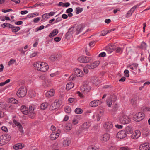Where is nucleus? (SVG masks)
<instances>
[{
  "mask_svg": "<svg viewBox=\"0 0 150 150\" xmlns=\"http://www.w3.org/2000/svg\"><path fill=\"white\" fill-rule=\"evenodd\" d=\"M35 68L40 71L45 72L47 71L49 68L47 64L44 62H37L34 64Z\"/></svg>",
  "mask_w": 150,
  "mask_h": 150,
  "instance_id": "f257e3e1",
  "label": "nucleus"
},
{
  "mask_svg": "<svg viewBox=\"0 0 150 150\" xmlns=\"http://www.w3.org/2000/svg\"><path fill=\"white\" fill-rule=\"evenodd\" d=\"M11 137L8 134L2 135L0 137V146L6 144L10 139Z\"/></svg>",
  "mask_w": 150,
  "mask_h": 150,
  "instance_id": "f03ea898",
  "label": "nucleus"
},
{
  "mask_svg": "<svg viewBox=\"0 0 150 150\" xmlns=\"http://www.w3.org/2000/svg\"><path fill=\"white\" fill-rule=\"evenodd\" d=\"M27 92L26 88L25 87H20L17 91V96L19 97H23L25 96Z\"/></svg>",
  "mask_w": 150,
  "mask_h": 150,
  "instance_id": "7ed1b4c3",
  "label": "nucleus"
},
{
  "mask_svg": "<svg viewBox=\"0 0 150 150\" xmlns=\"http://www.w3.org/2000/svg\"><path fill=\"white\" fill-rule=\"evenodd\" d=\"M120 122L123 124L129 123L130 121V119L125 115L122 114L119 118Z\"/></svg>",
  "mask_w": 150,
  "mask_h": 150,
  "instance_id": "20e7f679",
  "label": "nucleus"
},
{
  "mask_svg": "<svg viewBox=\"0 0 150 150\" xmlns=\"http://www.w3.org/2000/svg\"><path fill=\"white\" fill-rule=\"evenodd\" d=\"M144 117L145 115L144 113L139 112L134 115L133 119L136 121L139 122L143 120Z\"/></svg>",
  "mask_w": 150,
  "mask_h": 150,
  "instance_id": "39448f33",
  "label": "nucleus"
},
{
  "mask_svg": "<svg viewBox=\"0 0 150 150\" xmlns=\"http://www.w3.org/2000/svg\"><path fill=\"white\" fill-rule=\"evenodd\" d=\"M78 60L80 62L88 63L91 62V58L85 56H81L78 58Z\"/></svg>",
  "mask_w": 150,
  "mask_h": 150,
  "instance_id": "423d86ee",
  "label": "nucleus"
},
{
  "mask_svg": "<svg viewBox=\"0 0 150 150\" xmlns=\"http://www.w3.org/2000/svg\"><path fill=\"white\" fill-rule=\"evenodd\" d=\"M61 101L60 100H56L51 105L50 109L52 110H54L57 109L61 105Z\"/></svg>",
  "mask_w": 150,
  "mask_h": 150,
  "instance_id": "0eeeda50",
  "label": "nucleus"
},
{
  "mask_svg": "<svg viewBox=\"0 0 150 150\" xmlns=\"http://www.w3.org/2000/svg\"><path fill=\"white\" fill-rule=\"evenodd\" d=\"M61 131L58 130L57 132H54L52 133L50 136V139L52 140L56 139L59 136Z\"/></svg>",
  "mask_w": 150,
  "mask_h": 150,
  "instance_id": "6e6552de",
  "label": "nucleus"
},
{
  "mask_svg": "<svg viewBox=\"0 0 150 150\" xmlns=\"http://www.w3.org/2000/svg\"><path fill=\"white\" fill-rule=\"evenodd\" d=\"M99 61H97L93 63L86 65L87 68L89 69H92L97 67L100 64Z\"/></svg>",
  "mask_w": 150,
  "mask_h": 150,
  "instance_id": "1a4fd4ad",
  "label": "nucleus"
},
{
  "mask_svg": "<svg viewBox=\"0 0 150 150\" xmlns=\"http://www.w3.org/2000/svg\"><path fill=\"white\" fill-rule=\"evenodd\" d=\"M101 100H95L90 103L89 105L92 107H96L101 104Z\"/></svg>",
  "mask_w": 150,
  "mask_h": 150,
  "instance_id": "9d476101",
  "label": "nucleus"
},
{
  "mask_svg": "<svg viewBox=\"0 0 150 150\" xmlns=\"http://www.w3.org/2000/svg\"><path fill=\"white\" fill-rule=\"evenodd\" d=\"M127 136L125 131L121 130L117 134V137L120 139H122L125 138Z\"/></svg>",
  "mask_w": 150,
  "mask_h": 150,
  "instance_id": "9b49d317",
  "label": "nucleus"
},
{
  "mask_svg": "<svg viewBox=\"0 0 150 150\" xmlns=\"http://www.w3.org/2000/svg\"><path fill=\"white\" fill-rule=\"evenodd\" d=\"M74 73L79 77H82L83 75V73L82 71L78 68H75L74 70Z\"/></svg>",
  "mask_w": 150,
  "mask_h": 150,
  "instance_id": "f8f14e48",
  "label": "nucleus"
},
{
  "mask_svg": "<svg viewBox=\"0 0 150 150\" xmlns=\"http://www.w3.org/2000/svg\"><path fill=\"white\" fill-rule=\"evenodd\" d=\"M141 135V132L139 130H136L133 132L131 136V137L133 139H137Z\"/></svg>",
  "mask_w": 150,
  "mask_h": 150,
  "instance_id": "ddd939ff",
  "label": "nucleus"
},
{
  "mask_svg": "<svg viewBox=\"0 0 150 150\" xmlns=\"http://www.w3.org/2000/svg\"><path fill=\"white\" fill-rule=\"evenodd\" d=\"M110 136L108 133H105L102 136L100 140L103 142H106L110 139Z\"/></svg>",
  "mask_w": 150,
  "mask_h": 150,
  "instance_id": "4468645a",
  "label": "nucleus"
},
{
  "mask_svg": "<svg viewBox=\"0 0 150 150\" xmlns=\"http://www.w3.org/2000/svg\"><path fill=\"white\" fill-rule=\"evenodd\" d=\"M91 82L93 85L97 86L101 83V81L98 78L94 77L92 79Z\"/></svg>",
  "mask_w": 150,
  "mask_h": 150,
  "instance_id": "2eb2a0df",
  "label": "nucleus"
},
{
  "mask_svg": "<svg viewBox=\"0 0 150 150\" xmlns=\"http://www.w3.org/2000/svg\"><path fill=\"white\" fill-rule=\"evenodd\" d=\"M104 127L107 130H110L112 128L113 125L110 122H107L104 124Z\"/></svg>",
  "mask_w": 150,
  "mask_h": 150,
  "instance_id": "dca6fc26",
  "label": "nucleus"
},
{
  "mask_svg": "<svg viewBox=\"0 0 150 150\" xmlns=\"http://www.w3.org/2000/svg\"><path fill=\"white\" fill-rule=\"evenodd\" d=\"M59 56L56 54H53L51 55L50 57V59L52 61H55L59 59Z\"/></svg>",
  "mask_w": 150,
  "mask_h": 150,
  "instance_id": "f3484780",
  "label": "nucleus"
},
{
  "mask_svg": "<svg viewBox=\"0 0 150 150\" xmlns=\"http://www.w3.org/2000/svg\"><path fill=\"white\" fill-rule=\"evenodd\" d=\"M54 94V89H51L46 93L45 95L47 97L50 98L53 96Z\"/></svg>",
  "mask_w": 150,
  "mask_h": 150,
  "instance_id": "a211bd4d",
  "label": "nucleus"
},
{
  "mask_svg": "<svg viewBox=\"0 0 150 150\" xmlns=\"http://www.w3.org/2000/svg\"><path fill=\"white\" fill-rule=\"evenodd\" d=\"M90 122H84L81 126V128L82 130H87L91 126Z\"/></svg>",
  "mask_w": 150,
  "mask_h": 150,
  "instance_id": "6ab92c4d",
  "label": "nucleus"
},
{
  "mask_svg": "<svg viewBox=\"0 0 150 150\" xmlns=\"http://www.w3.org/2000/svg\"><path fill=\"white\" fill-rule=\"evenodd\" d=\"M52 84L51 81L50 80L46 79L42 82V84L45 87H48L51 86Z\"/></svg>",
  "mask_w": 150,
  "mask_h": 150,
  "instance_id": "aec40b11",
  "label": "nucleus"
},
{
  "mask_svg": "<svg viewBox=\"0 0 150 150\" xmlns=\"http://www.w3.org/2000/svg\"><path fill=\"white\" fill-rule=\"evenodd\" d=\"M13 122L14 123V124L17 125V126L19 127V131L20 132L22 133L23 132V127L22 126V125L18 122L15 119L13 120Z\"/></svg>",
  "mask_w": 150,
  "mask_h": 150,
  "instance_id": "412c9836",
  "label": "nucleus"
},
{
  "mask_svg": "<svg viewBox=\"0 0 150 150\" xmlns=\"http://www.w3.org/2000/svg\"><path fill=\"white\" fill-rule=\"evenodd\" d=\"M91 90L90 86L87 84H84L83 86L82 90L84 93H86L89 92Z\"/></svg>",
  "mask_w": 150,
  "mask_h": 150,
  "instance_id": "4be33fe9",
  "label": "nucleus"
},
{
  "mask_svg": "<svg viewBox=\"0 0 150 150\" xmlns=\"http://www.w3.org/2000/svg\"><path fill=\"white\" fill-rule=\"evenodd\" d=\"M149 147V144L146 143L141 145L139 147V149L140 150H146Z\"/></svg>",
  "mask_w": 150,
  "mask_h": 150,
  "instance_id": "5701e85b",
  "label": "nucleus"
},
{
  "mask_svg": "<svg viewBox=\"0 0 150 150\" xmlns=\"http://www.w3.org/2000/svg\"><path fill=\"white\" fill-rule=\"evenodd\" d=\"M21 110L24 114L27 115L28 112V110L27 108L24 105L21 106Z\"/></svg>",
  "mask_w": 150,
  "mask_h": 150,
  "instance_id": "b1692460",
  "label": "nucleus"
},
{
  "mask_svg": "<svg viewBox=\"0 0 150 150\" xmlns=\"http://www.w3.org/2000/svg\"><path fill=\"white\" fill-rule=\"evenodd\" d=\"M126 134H130L132 133L133 129L131 127L128 126L126 127L125 131Z\"/></svg>",
  "mask_w": 150,
  "mask_h": 150,
  "instance_id": "393cba45",
  "label": "nucleus"
},
{
  "mask_svg": "<svg viewBox=\"0 0 150 150\" xmlns=\"http://www.w3.org/2000/svg\"><path fill=\"white\" fill-rule=\"evenodd\" d=\"M137 98L136 97L132 98L130 100V103L132 106L134 107L136 106L137 104Z\"/></svg>",
  "mask_w": 150,
  "mask_h": 150,
  "instance_id": "a878e982",
  "label": "nucleus"
},
{
  "mask_svg": "<svg viewBox=\"0 0 150 150\" xmlns=\"http://www.w3.org/2000/svg\"><path fill=\"white\" fill-rule=\"evenodd\" d=\"M83 28L81 24L77 25L75 29L77 34L80 33L83 30Z\"/></svg>",
  "mask_w": 150,
  "mask_h": 150,
  "instance_id": "bb28decb",
  "label": "nucleus"
},
{
  "mask_svg": "<svg viewBox=\"0 0 150 150\" xmlns=\"http://www.w3.org/2000/svg\"><path fill=\"white\" fill-rule=\"evenodd\" d=\"M23 147L24 146L21 143H18L14 145L13 146V148L15 150H18L22 149L23 148Z\"/></svg>",
  "mask_w": 150,
  "mask_h": 150,
  "instance_id": "cd10ccee",
  "label": "nucleus"
},
{
  "mask_svg": "<svg viewBox=\"0 0 150 150\" xmlns=\"http://www.w3.org/2000/svg\"><path fill=\"white\" fill-rule=\"evenodd\" d=\"M70 142L69 140L66 139L64 140L62 142V145L63 146L66 147L68 146L70 143Z\"/></svg>",
  "mask_w": 150,
  "mask_h": 150,
  "instance_id": "c85d7f7f",
  "label": "nucleus"
},
{
  "mask_svg": "<svg viewBox=\"0 0 150 150\" xmlns=\"http://www.w3.org/2000/svg\"><path fill=\"white\" fill-rule=\"evenodd\" d=\"M29 96L31 98L35 97L36 95V93L33 90H30L28 92Z\"/></svg>",
  "mask_w": 150,
  "mask_h": 150,
  "instance_id": "c756f323",
  "label": "nucleus"
},
{
  "mask_svg": "<svg viewBox=\"0 0 150 150\" xmlns=\"http://www.w3.org/2000/svg\"><path fill=\"white\" fill-rule=\"evenodd\" d=\"M74 86V84L72 83H67L66 85V89L69 90Z\"/></svg>",
  "mask_w": 150,
  "mask_h": 150,
  "instance_id": "7c9ffc66",
  "label": "nucleus"
},
{
  "mask_svg": "<svg viewBox=\"0 0 150 150\" xmlns=\"http://www.w3.org/2000/svg\"><path fill=\"white\" fill-rule=\"evenodd\" d=\"M28 115L29 117L31 119L34 118L35 116V112L34 111H30L28 112Z\"/></svg>",
  "mask_w": 150,
  "mask_h": 150,
  "instance_id": "2f4dec72",
  "label": "nucleus"
},
{
  "mask_svg": "<svg viewBox=\"0 0 150 150\" xmlns=\"http://www.w3.org/2000/svg\"><path fill=\"white\" fill-rule=\"evenodd\" d=\"M48 105V104L46 102L42 103L41 105V108L42 110H45L47 108Z\"/></svg>",
  "mask_w": 150,
  "mask_h": 150,
  "instance_id": "473e14b6",
  "label": "nucleus"
},
{
  "mask_svg": "<svg viewBox=\"0 0 150 150\" xmlns=\"http://www.w3.org/2000/svg\"><path fill=\"white\" fill-rule=\"evenodd\" d=\"M112 102L110 98H108L106 100L107 104L109 107H110L111 106Z\"/></svg>",
  "mask_w": 150,
  "mask_h": 150,
  "instance_id": "72a5a7b5",
  "label": "nucleus"
},
{
  "mask_svg": "<svg viewBox=\"0 0 150 150\" xmlns=\"http://www.w3.org/2000/svg\"><path fill=\"white\" fill-rule=\"evenodd\" d=\"M75 112L77 114H81L83 112L82 110L80 108H76L75 110Z\"/></svg>",
  "mask_w": 150,
  "mask_h": 150,
  "instance_id": "f704fd0d",
  "label": "nucleus"
},
{
  "mask_svg": "<svg viewBox=\"0 0 150 150\" xmlns=\"http://www.w3.org/2000/svg\"><path fill=\"white\" fill-rule=\"evenodd\" d=\"M142 110L144 112L150 111V107L146 106H143L142 108Z\"/></svg>",
  "mask_w": 150,
  "mask_h": 150,
  "instance_id": "c9c22d12",
  "label": "nucleus"
},
{
  "mask_svg": "<svg viewBox=\"0 0 150 150\" xmlns=\"http://www.w3.org/2000/svg\"><path fill=\"white\" fill-rule=\"evenodd\" d=\"M20 29L19 27H15L13 26L11 29V31L13 32H16L18 31Z\"/></svg>",
  "mask_w": 150,
  "mask_h": 150,
  "instance_id": "e433bc0d",
  "label": "nucleus"
},
{
  "mask_svg": "<svg viewBox=\"0 0 150 150\" xmlns=\"http://www.w3.org/2000/svg\"><path fill=\"white\" fill-rule=\"evenodd\" d=\"M64 110L65 112L68 113H70L71 112V109L70 107L66 106Z\"/></svg>",
  "mask_w": 150,
  "mask_h": 150,
  "instance_id": "4c0bfd02",
  "label": "nucleus"
},
{
  "mask_svg": "<svg viewBox=\"0 0 150 150\" xmlns=\"http://www.w3.org/2000/svg\"><path fill=\"white\" fill-rule=\"evenodd\" d=\"M83 8L79 7L76 8V14H78L81 12L83 11Z\"/></svg>",
  "mask_w": 150,
  "mask_h": 150,
  "instance_id": "58836bf2",
  "label": "nucleus"
},
{
  "mask_svg": "<svg viewBox=\"0 0 150 150\" xmlns=\"http://www.w3.org/2000/svg\"><path fill=\"white\" fill-rule=\"evenodd\" d=\"M123 48H121L119 47H118L115 49V50L116 52L121 54L123 51Z\"/></svg>",
  "mask_w": 150,
  "mask_h": 150,
  "instance_id": "ea45409f",
  "label": "nucleus"
},
{
  "mask_svg": "<svg viewBox=\"0 0 150 150\" xmlns=\"http://www.w3.org/2000/svg\"><path fill=\"white\" fill-rule=\"evenodd\" d=\"M110 98L113 102H115L116 100L117 97L115 95H111Z\"/></svg>",
  "mask_w": 150,
  "mask_h": 150,
  "instance_id": "a19ab883",
  "label": "nucleus"
},
{
  "mask_svg": "<svg viewBox=\"0 0 150 150\" xmlns=\"http://www.w3.org/2000/svg\"><path fill=\"white\" fill-rule=\"evenodd\" d=\"M141 46L142 49H145L146 48V44L144 42H142Z\"/></svg>",
  "mask_w": 150,
  "mask_h": 150,
  "instance_id": "79ce46f5",
  "label": "nucleus"
},
{
  "mask_svg": "<svg viewBox=\"0 0 150 150\" xmlns=\"http://www.w3.org/2000/svg\"><path fill=\"white\" fill-rule=\"evenodd\" d=\"M88 150H97L98 149L93 146H90L88 149Z\"/></svg>",
  "mask_w": 150,
  "mask_h": 150,
  "instance_id": "37998d69",
  "label": "nucleus"
},
{
  "mask_svg": "<svg viewBox=\"0 0 150 150\" xmlns=\"http://www.w3.org/2000/svg\"><path fill=\"white\" fill-rule=\"evenodd\" d=\"M140 6L139 4H137L136 5L134 6L130 10L131 11H132V13H133L135 9L137 8V7H139Z\"/></svg>",
  "mask_w": 150,
  "mask_h": 150,
  "instance_id": "c03bdc74",
  "label": "nucleus"
},
{
  "mask_svg": "<svg viewBox=\"0 0 150 150\" xmlns=\"http://www.w3.org/2000/svg\"><path fill=\"white\" fill-rule=\"evenodd\" d=\"M140 6L139 4H137L136 5L134 6L130 10L131 11H132V13H133L135 9L137 8V7H139Z\"/></svg>",
  "mask_w": 150,
  "mask_h": 150,
  "instance_id": "a18cd8bd",
  "label": "nucleus"
},
{
  "mask_svg": "<svg viewBox=\"0 0 150 150\" xmlns=\"http://www.w3.org/2000/svg\"><path fill=\"white\" fill-rule=\"evenodd\" d=\"M16 62L15 60L11 59L10 60L9 62H8V66H10L12 64L15 63H16Z\"/></svg>",
  "mask_w": 150,
  "mask_h": 150,
  "instance_id": "49530a36",
  "label": "nucleus"
},
{
  "mask_svg": "<svg viewBox=\"0 0 150 150\" xmlns=\"http://www.w3.org/2000/svg\"><path fill=\"white\" fill-rule=\"evenodd\" d=\"M72 128V126L71 123H68L66 126V129L67 130H71Z\"/></svg>",
  "mask_w": 150,
  "mask_h": 150,
  "instance_id": "de8ad7c7",
  "label": "nucleus"
},
{
  "mask_svg": "<svg viewBox=\"0 0 150 150\" xmlns=\"http://www.w3.org/2000/svg\"><path fill=\"white\" fill-rule=\"evenodd\" d=\"M44 28V27L43 25H41L38 28H37L36 29L35 31L36 32H37L39 30H41L43 29Z\"/></svg>",
  "mask_w": 150,
  "mask_h": 150,
  "instance_id": "09e8293b",
  "label": "nucleus"
},
{
  "mask_svg": "<svg viewBox=\"0 0 150 150\" xmlns=\"http://www.w3.org/2000/svg\"><path fill=\"white\" fill-rule=\"evenodd\" d=\"M35 109L34 107L31 105H30L29 107V109L28 110V112H30V111H34Z\"/></svg>",
  "mask_w": 150,
  "mask_h": 150,
  "instance_id": "8fccbe9b",
  "label": "nucleus"
},
{
  "mask_svg": "<svg viewBox=\"0 0 150 150\" xmlns=\"http://www.w3.org/2000/svg\"><path fill=\"white\" fill-rule=\"evenodd\" d=\"M129 71L127 70H125L124 71V73L125 74V76L127 77H129Z\"/></svg>",
  "mask_w": 150,
  "mask_h": 150,
  "instance_id": "3c124183",
  "label": "nucleus"
},
{
  "mask_svg": "<svg viewBox=\"0 0 150 150\" xmlns=\"http://www.w3.org/2000/svg\"><path fill=\"white\" fill-rule=\"evenodd\" d=\"M78 120L77 119H73L72 121V124L74 125H75L76 124H78Z\"/></svg>",
  "mask_w": 150,
  "mask_h": 150,
  "instance_id": "603ef678",
  "label": "nucleus"
},
{
  "mask_svg": "<svg viewBox=\"0 0 150 150\" xmlns=\"http://www.w3.org/2000/svg\"><path fill=\"white\" fill-rule=\"evenodd\" d=\"M75 78V76L74 75L72 74L71 75L69 78V81H71L72 80H73Z\"/></svg>",
  "mask_w": 150,
  "mask_h": 150,
  "instance_id": "864d4df0",
  "label": "nucleus"
},
{
  "mask_svg": "<svg viewBox=\"0 0 150 150\" xmlns=\"http://www.w3.org/2000/svg\"><path fill=\"white\" fill-rule=\"evenodd\" d=\"M73 11V9L71 8H70L66 10V13H71Z\"/></svg>",
  "mask_w": 150,
  "mask_h": 150,
  "instance_id": "5fc2aeb1",
  "label": "nucleus"
},
{
  "mask_svg": "<svg viewBox=\"0 0 150 150\" xmlns=\"http://www.w3.org/2000/svg\"><path fill=\"white\" fill-rule=\"evenodd\" d=\"M106 55V53L105 52H102L99 55V57H104Z\"/></svg>",
  "mask_w": 150,
  "mask_h": 150,
  "instance_id": "6e6d98bb",
  "label": "nucleus"
},
{
  "mask_svg": "<svg viewBox=\"0 0 150 150\" xmlns=\"http://www.w3.org/2000/svg\"><path fill=\"white\" fill-rule=\"evenodd\" d=\"M1 130L5 132H8V129L5 126H3L1 127Z\"/></svg>",
  "mask_w": 150,
  "mask_h": 150,
  "instance_id": "4d7b16f0",
  "label": "nucleus"
},
{
  "mask_svg": "<svg viewBox=\"0 0 150 150\" xmlns=\"http://www.w3.org/2000/svg\"><path fill=\"white\" fill-rule=\"evenodd\" d=\"M12 99V102L13 103L17 104L18 103V100L13 98H11Z\"/></svg>",
  "mask_w": 150,
  "mask_h": 150,
  "instance_id": "13d9d810",
  "label": "nucleus"
},
{
  "mask_svg": "<svg viewBox=\"0 0 150 150\" xmlns=\"http://www.w3.org/2000/svg\"><path fill=\"white\" fill-rule=\"evenodd\" d=\"M11 9H8L7 10H5L4 9H2V11L4 13H6L10 11H11Z\"/></svg>",
  "mask_w": 150,
  "mask_h": 150,
  "instance_id": "bf43d9fd",
  "label": "nucleus"
},
{
  "mask_svg": "<svg viewBox=\"0 0 150 150\" xmlns=\"http://www.w3.org/2000/svg\"><path fill=\"white\" fill-rule=\"evenodd\" d=\"M108 33L107 31H103L101 32V34L100 35L101 36H104Z\"/></svg>",
  "mask_w": 150,
  "mask_h": 150,
  "instance_id": "052dcab7",
  "label": "nucleus"
},
{
  "mask_svg": "<svg viewBox=\"0 0 150 150\" xmlns=\"http://www.w3.org/2000/svg\"><path fill=\"white\" fill-rule=\"evenodd\" d=\"M75 100V99L74 98H69L68 101L69 102L71 103L73 102Z\"/></svg>",
  "mask_w": 150,
  "mask_h": 150,
  "instance_id": "680f3d73",
  "label": "nucleus"
},
{
  "mask_svg": "<svg viewBox=\"0 0 150 150\" xmlns=\"http://www.w3.org/2000/svg\"><path fill=\"white\" fill-rule=\"evenodd\" d=\"M54 40L56 42H58L61 40V38L58 37H57L54 38Z\"/></svg>",
  "mask_w": 150,
  "mask_h": 150,
  "instance_id": "e2e57ef3",
  "label": "nucleus"
},
{
  "mask_svg": "<svg viewBox=\"0 0 150 150\" xmlns=\"http://www.w3.org/2000/svg\"><path fill=\"white\" fill-rule=\"evenodd\" d=\"M28 11L27 10L23 11L21 12V13L22 15L26 14L28 13Z\"/></svg>",
  "mask_w": 150,
  "mask_h": 150,
  "instance_id": "0e129e2a",
  "label": "nucleus"
},
{
  "mask_svg": "<svg viewBox=\"0 0 150 150\" xmlns=\"http://www.w3.org/2000/svg\"><path fill=\"white\" fill-rule=\"evenodd\" d=\"M115 126L116 127V128L119 129H122L123 127V126L122 125H115Z\"/></svg>",
  "mask_w": 150,
  "mask_h": 150,
  "instance_id": "69168bd1",
  "label": "nucleus"
},
{
  "mask_svg": "<svg viewBox=\"0 0 150 150\" xmlns=\"http://www.w3.org/2000/svg\"><path fill=\"white\" fill-rule=\"evenodd\" d=\"M117 149L115 146H111L109 148V150H116Z\"/></svg>",
  "mask_w": 150,
  "mask_h": 150,
  "instance_id": "338daca9",
  "label": "nucleus"
},
{
  "mask_svg": "<svg viewBox=\"0 0 150 150\" xmlns=\"http://www.w3.org/2000/svg\"><path fill=\"white\" fill-rule=\"evenodd\" d=\"M120 150H129L128 147H123L120 148Z\"/></svg>",
  "mask_w": 150,
  "mask_h": 150,
  "instance_id": "774afa93",
  "label": "nucleus"
}]
</instances>
